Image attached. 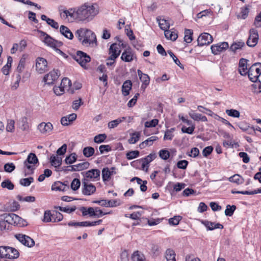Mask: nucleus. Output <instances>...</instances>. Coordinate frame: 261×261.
Instances as JSON below:
<instances>
[{"instance_id": "nucleus-11", "label": "nucleus", "mask_w": 261, "mask_h": 261, "mask_svg": "<svg viewBox=\"0 0 261 261\" xmlns=\"http://www.w3.org/2000/svg\"><path fill=\"white\" fill-rule=\"evenodd\" d=\"M197 42L200 46L208 45L213 42V37L207 33H203L198 37Z\"/></svg>"}, {"instance_id": "nucleus-62", "label": "nucleus", "mask_w": 261, "mask_h": 261, "mask_svg": "<svg viewBox=\"0 0 261 261\" xmlns=\"http://www.w3.org/2000/svg\"><path fill=\"white\" fill-rule=\"evenodd\" d=\"M14 225L18 227H23L27 225V222L18 216V219H16V223H15Z\"/></svg>"}, {"instance_id": "nucleus-16", "label": "nucleus", "mask_w": 261, "mask_h": 261, "mask_svg": "<svg viewBox=\"0 0 261 261\" xmlns=\"http://www.w3.org/2000/svg\"><path fill=\"white\" fill-rule=\"evenodd\" d=\"M248 60L244 58H241L239 63V72L241 75H246L249 72V69L247 68Z\"/></svg>"}, {"instance_id": "nucleus-25", "label": "nucleus", "mask_w": 261, "mask_h": 261, "mask_svg": "<svg viewBox=\"0 0 261 261\" xmlns=\"http://www.w3.org/2000/svg\"><path fill=\"white\" fill-rule=\"evenodd\" d=\"M158 139V137L157 136H152L141 143L139 144V147L140 149H143L147 146H151L153 144V142L156 141Z\"/></svg>"}, {"instance_id": "nucleus-34", "label": "nucleus", "mask_w": 261, "mask_h": 261, "mask_svg": "<svg viewBox=\"0 0 261 261\" xmlns=\"http://www.w3.org/2000/svg\"><path fill=\"white\" fill-rule=\"evenodd\" d=\"M1 217L3 218V220H1V221L5 222L6 229L7 228V225L13 224V220L12 218V216H11V213L4 214L2 215Z\"/></svg>"}, {"instance_id": "nucleus-51", "label": "nucleus", "mask_w": 261, "mask_h": 261, "mask_svg": "<svg viewBox=\"0 0 261 261\" xmlns=\"http://www.w3.org/2000/svg\"><path fill=\"white\" fill-rule=\"evenodd\" d=\"M81 186V181L78 178H74L71 183V188L73 191L77 190Z\"/></svg>"}, {"instance_id": "nucleus-59", "label": "nucleus", "mask_w": 261, "mask_h": 261, "mask_svg": "<svg viewBox=\"0 0 261 261\" xmlns=\"http://www.w3.org/2000/svg\"><path fill=\"white\" fill-rule=\"evenodd\" d=\"M15 121L13 120H8L6 126V130L9 132H13L14 130Z\"/></svg>"}, {"instance_id": "nucleus-60", "label": "nucleus", "mask_w": 261, "mask_h": 261, "mask_svg": "<svg viewBox=\"0 0 261 261\" xmlns=\"http://www.w3.org/2000/svg\"><path fill=\"white\" fill-rule=\"evenodd\" d=\"M57 208L61 212H65L67 213H70L75 211L76 210V207L75 206L72 207L58 206L57 207Z\"/></svg>"}, {"instance_id": "nucleus-5", "label": "nucleus", "mask_w": 261, "mask_h": 261, "mask_svg": "<svg viewBox=\"0 0 261 261\" xmlns=\"http://www.w3.org/2000/svg\"><path fill=\"white\" fill-rule=\"evenodd\" d=\"M82 193L85 195H91L96 191V187L92 184L90 183L88 179L84 178L82 179Z\"/></svg>"}, {"instance_id": "nucleus-43", "label": "nucleus", "mask_w": 261, "mask_h": 261, "mask_svg": "<svg viewBox=\"0 0 261 261\" xmlns=\"http://www.w3.org/2000/svg\"><path fill=\"white\" fill-rule=\"evenodd\" d=\"M175 253L174 251L172 249H168L166 251V258L167 261L176 260H175Z\"/></svg>"}, {"instance_id": "nucleus-29", "label": "nucleus", "mask_w": 261, "mask_h": 261, "mask_svg": "<svg viewBox=\"0 0 261 261\" xmlns=\"http://www.w3.org/2000/svg\"><path fill=\"white\" fill-rule=\"evenodd\" d=\"M64 15L63 17L64 18H67L68 17H70L71 18H73L74 19H76L77 20V15L76 14V9H71L68 10H65L63 11Z\"/></svg>"}, {"instance_id": "nucleus-30", "label": "nucleus", "mask_w": 261, "mask_h": 261, "mask_svg": "<svg viewBox=\"0 0 261 261\" xmlns=\"http://www.w3.org/2000/svg\"><path fill=\"white\" fill-rule=\"evenodd\" d=\"M44 42L48 46L56 49L57 45L56 44V40L51 37L49 35H46L43 40Z\"/></svg>"}, {"instance_id": "nucleus-18", "label": "nucleus", "mask_w": 261, "mask_h": 261, "mask_svg": "<svg viewBox=\"0 0 261 261\" xmlns=\"http://www.w3.org/2000/svg\"><path fill=\"white\" fill-rule=\"evenodd\" d=\"M134 53L130 47H128L122 53L121 59L125 62H130L133 60Z\"/></svg>"}, {"instance_id": "nucleus-4", "label": "nucleus", "mask_w": 261, "mask_h": 261, "mask_svg": "<svg viewBox=\"0 0 261 261\" xmlns=\"http://www.w3.org/2000/svg\"><path fill=\"white\" fill-rule=\"evenodd\" d=\"M73 58L83 68L86 69L88 68L87 64L90 62L91 58L86 53L79 50Z\"/></svg>"}, {"instance_id": "nucleus-46", "label": "nucleus", "mask_w": 261, "mask_h": 261, "mask_svg": "<svg viewBox=\"0 0 261 261\" xmlns=\"http://www.w3.org/2000/svg\"><path fill=\"white\" fill-rule=\"evenodd\" d=\"M140 133L139 132H135L131 135L130 138L128 139V142L129 144H135L140 138Z\"/></svg>"}, {"instance_id": "nucleus-39", "label": "nucleus", "mask_w": 261, "mask_h": 261, "mask_svg": "<svg viewBox=\"0 0 261 261\" xmlns=\"http://www.w3.org/2000/svg\"><path fill=\"white\" fill-rule=\"evenodd\" d=\"M25 162L30 164H35L38 163V159L35 153H30Z\"/></svg>"}, {"instance_id": "nucleus-55", "label": "nucleus", "mask_w": 261, "mask_h": 261, "mask_svg": "<svg viewBox=\"0 0 261 261\" xmlns=\"http://www.w3.org/2000/svg\"><path fill=\"white\" fill-rule=\"evenodd\" d=\"M29 163H27L26 162H24V167L29 170V171H27L25 170V175L27 176L28 175L32 174L34 173V170L35 168L33 165H30Z\"/></svg>"}, {"instance_id": "nucleus-61", "label": "nucleus", "mask_w": 261, "mask_h": 261, "mask_svg": "<svg viewBox=\"0 0 261 261\" xmlns=\"http://www.w3.org/2000/svg\"><path fill=\"white\" fill-rule=\"evenodd\" d=\"M181 217L179 216H174L169 219V223L172 225H177L179 224Z\"/></svg>"}, {"instance_id": "nucleus-35", "label": "nucleus", "mask_w": 261, "mask_h": 261, "mask_svg": "<svg viewBox=\"0 0 261 261\" xmlns=\"http://www.w3.org/2000/svg\"><path fill=\"white\" fill-rule=\"evenodd\" d=\"M156 19L157 21L159 23L160 28H161V29L164 31V32L165 31V30H167L169 28L170 25L167 20L164 19H159V18L158 17L156 18Z\"/></svg>"}, {"instance_id": "nucleus-56", "label": "nucleus", "mask_w": 261, "mask_h": 261, "mask_svg": "<svg viewBox=\"0 0 261 261\" xmlns=\"http://www.w3.org/2000/svg\"><path fill=\"white\" fill-rule=\"evenodd\" d=\"M43 220L45 222H53V214L51 213L50 211H45Z\"/></svg>"}, {"instance_id": "nucleus-38", "label": "nucleus", "mask_w": 261, "mask_h": 261, "mask_svg": "<svg viewBox=\"0 0 261 261\" xmlns=\"http://www.w3.org/2000/svg\"><path fill=\"white\" fill-rule=\"evenodd\" d=\"M229 181L231 182L236 183L238 185H241L243 183L244 179L239 174H234L229 178Z\"/></svg>"}, {"instance_id": "nucleus-8", "label": "nucleus", "mask_w": 261, "mask_h": 261, "mask_svg": "<svg viewBox=\"0 0 261 261\" xmlns=\"http://www.w3.org/2000/svg\"><path fill=\"white\" fill-rule=\"evenodd\" d=\"M121 51L120 44L113 43L109 49V54L111 56L108 60L115 61L119 56Z\"/></svg>"}, {"instance_id": "nucleus-15", "label": "nucleus", "mask_w": 261, "mask_h": 261, "mask_svg": "<svg viewBox=\"0 0 261 261\" xmlns=\"http://www.w3.org/2000/svg\"><path fill=\"white\" fill-rule=\"evenodd\" d=\"M20 208V205L16 201H13L12 203H8L4 206L0 204V210L3 211L15 212Z\"/></svg>"}, {"instance_id": "nucleus-21", "label": "nucleus", "mask_w": 261, "mask_h": 261, "mask_svg": "<svg viewBox=\"0 0 261 261\" xmlns=\"http://www.w3.org/2000/svg\"><path fill=\"white\" fill-rule=\"evenodd\" d=\"M79 210L82 213V216L85 217L89 215L90 217H94L95 210L94 207H87L85 206H81L80 207Z\"/></svg>"}, {"instance_id": "nucleus-31", "label": "nucleus", "mask_w": 261, "mask_h": 261, "mask_svg": "<svg viewBox=\"0 0 261 261\" xmlns=\"http://www.w3.org/2000/svg\"><path fill=\"white\" fill-rule=\"evenodd\" d=\"M256 72L255 74H258V76L261 74V63L257 62L253 64L249 68V72L254 73Z\"/></svg>"}, {"instance_id": "nucleus-10", "label": "nucleus", "mask_w": 261, "mask_h": 261, "mask_svg": "<svg viewBox=\"0 0 261 261\" xmlns=\"http://www.w3.org/2000/svg\"><path fill=\"white\" fill-rule=\"evenodd\" d=\"M229 48V45L227 42H223L211 46L212 52L215 55H219L221 53Z\"/></svg>"}, {"instance_id": "nucleus-2", "label": "nucleus", "mask_w": 261, "mask_h": 261, "mask_svg": "<svg viewBox=\"0 0 261 261\" xmlns=\"http://www.w3.org/2000/svg\"><path fill=\"white\" fill-rule=\"evenodd\" d=\"M75 37L84 46H93L97 45L96 36L91 30L86 28H80L75 33Z\"/></svg>"}, {"instance_id": "nucleus-1", "label": "nucleus", "mask_w": 261, "mask_h": 261, "mask_svg": "<svg viewBox=\"0 0 261 261\" xmlns=\"http://www.w3.org/2000/svg\"><path fill=\"white\" fill-rule=\"evenodd\" d=\"M98 13V6L96 4H84L76 9L77 20L90 21Z\"/></svg>"}, {"instance_id": "nucleus-45", "label": "nucleus", "mask_w": 261, "mask_h": 261, "mask_svg": "<svg viewBox=\"0 0 261 261\" xmlns=\"http://www.w3.org/2000/svg\"><path fill=\"white\" fill-rule=\"evenodd\" d=\"M1 186L3 188H7L9 190L14 189V186L13 184L9 179H6L1 183Z\"/></svg>"}, {"instance_id": "nucleus-40", "label": "nucleus", "mask_w": 261, "mask_h": 261, "mask_svg": "<svg viewBox=\"0 0 261 261\" xmlns=\"http://www.w3.org/2000/svg\"><path fill=\"white\" fill-rule=\"evenodd\" d=\"M193 31L190 29H185L184 40L188 43H191L192 40Z\"/></svg>"}, {"instance_id": "nucleus-53", "label": "nucleus", "mask_w": 261, "mask_h": 261, "mask_svg": "<svg viewBox=\"0 0 261 261\" xmlns=\"http://www.w3.org/2000/svg\"><path fill=\"white\" fill-rule=\"evenodd\" d=\"M25 63V60L24 59H21L16 69V71L18 73V74H20L21 75V73L24 71Z\"/></svg>"}, {"instance_id": "nucleus-33", "label": "nucleus", "mask_w": 261, "mask_h": 261, "mask_svg": "<svg viewBox=\"0 0 261 261\" xmlns=\"http://www.w3.org/2000/svg\"><path fill=\"white\" fill-rule=\"evenodd\" d=\"M50 162L55 167H59L62 164V158L53 154L50 156Z\"/></svg>"}, {"instance_id": "nucleus-64", "label": "nucleus", "mask_w": 261, "mask_h": 261, "mask_svg": "<svg viewBox=\"0 0 261 261\" xmlns=\"http://www.w3.org/2000/svg\"><path fill=\"white\" fill-rule=\"evenodd\" d=\"M254 24L256 28H261V11L255 17Z\"/></svg>"}, {"instance_id": "nucleus-14", "label": "nucleus", "mask_w": 261, "mask_h": 261, "mask_svg": "<svg viewBox=\"0 0 261 261\" xmlns=\"http://www.w3.org/2000/svg\"><path fill=\"white\" fill-rule=\"evenodd\" d=\"M38 129L42 134H50L53 129V125L50 122H41L38 125Z\"/></svg>"}, {"instance_id": "nucleus-22", "label": "nucleus", "mask_w": 261, "mask_h": 261, "mask_svg": "<svg viewBox=\"0 0 261 261\" xmlns=\"http://www.w3.org/2000/svg\"><path fill=\"white\" fill-rule=\"evenodd\" d=\"M89 166L88 162H82L76 165H72L70 169L71 171H80L87 169Z\"/></svg>"}, {"instance_id": "nucleus-13", "label": "nucleus", "mask_w": 261, "mask_h": 261, "mask_svg": "<svg viewBox=\"0 0 261 261\" xmlns=\"http://www.w3.org/2000/svg\"><path fill=\"white\" fill-rule=\"evenodd\" d=\"M36 67L37 71L40 73L44 72L47 68L46 60L43 58H37L36 59Z\"/></svg>"}, {"instance_id": "nucleus-27", "label": "nucleus", "mask_w": 261, "mask_h": 261, "mask_svg": "<svg viewBox=\"0 0 261 261\" xmlns=\"http://www.w3.org/2000/svg\"><path fill=\"white\" fill-rule=\"evenodd\" d=\"M137 73L140 81L145 86H148L150 83V77L148 74L143 73L140 69L137 70Z\"/></svg>"}, {"instance_id": "nucleus-47", "label": "nucleus", "mask_w": 261, "mask_h": 261, "mask_svg": "<svg viewBox=\"0 0 261 261\" xmlns=\"http://www.w3.org/2000/svg\"><path fill=\"white\" fill-rule=\"evenodd\" d=\"M107 136L105 134H100L96 135L94 138V141L96 143H101L104 142Z\"/></svg>"}, {"instance_id": "nucleus-12", "label": "nucleus", "mask_w": 261, "mask_h": 261, "mask_svg": "<svg viewBox=\"0 0 261 261\" xmlns=\"http://www.w3.org/2000/svg\"><path fill=\"white\" fill-rule=\"evenodd\" d=\"M101 172L103 181H108L110 180L111 176L117 173L116 168L114 167H112L111 168L105 167L102 169Z\"/></svg>"}, {"instance_id": "nucleus-9", "label": "nucleus", "mask_w": 261, "mask_h": 261, "mask_svg": "<svg viewBox=\"0 0 261 261\" xmlns=\"http://www.w3.org/2000/svg\"><path fill=\"white\" fill-rule=\"evenodd\" d=\"M249 34V36L247 41V44L250 47H254L258 42V32L256 29L252 28L250 30Z\"/></svg>"}, {"instance_id": "nucleus-50", "label": "nucleus", "mask_w": 261, "mask_h": 261, "mask_svg": "<svg viewBox=\"0 0 261 261\" xmlns=\"http://www.w3.org/2000/svg\"><path fill=\"white\" fill-rule=\"evenodd\" d=\"M159 156L164 160H167L170 157V152L166 149H161L159 152Z\"/></svg>"}, {"instance_id": "nucleus-44", "label": "nucleus", "mask_w": 261, "mask_h": 261, "mask_svg": "<svg viewBox=\"0 0 261 261\" xmlns=\"http://www.w3.org/2000/svg\"><path fill=\"white\" fill-rule=\"evenodd\" d=\"M77 155L75 153H71L69 155L66 156L65 162L66 164L71 165L76 162Z\"/></svg>"}, {"instance_id": "nucleus-3", "label": "nucleus", "mask_w": 261, "mask_h": 261, "mask_svg": "<svg viewBox=\"0 0 261 261\" xmlns=\"http://www.w3.org/2000/svg\"><path fill=\"white\" fill-rule=\"evenodd\" d=\"M19 256L18 251L9 246H0V261H14Z\"/></svg>"}, {"instance_id": "nucleus-52", "label": "nucleus", "mask_w": 261, "mask_h": 261, "mask_svg": "<svg viewBox=\"0 0 261 261\" xmlns=\"http://www.w3.org/2000/svg\"><path fill=\"white\" fill-rule=\"evenodd\" d=\"M63 219V215L57 211H55L53 213V222H59Z\"/></svg>"}, {"instance_id": "nucleus-42", "label": "nucleus", "mask_w": 261, "mask_h": 261, "mask_svg": "<svg viewBox=\"0 0 261 261\" xmlns=\"http://www.w3.org/2000/svg\"><path fill=\"white\" fill-rule=\"evenodd\" d=\"M237 207L234 205H230L228 204L226 205V207L225 211V215L226 216L231 217L233 215Z\"/></svg>"}, {"instance_id": "nucleus-63", "label": "nucleus", "mask_w": 261, "mask_h": 261, "mask_svg": "<svg viewBox=\"0 0 261 261\" xmlns=\"http://www.w3.org/2000/svg\"><path fill=\"white\" fill-rule=\"evenodd\" d=\"M159 123V120L156 119H154L149 121H146L145 123V127H152L156 126Z\"/></svg>"}, {"instance_id": "nucleus-57", "label": "nucleus", "mask_w": 261, "mask_h": 261, "mask_svg": "<svg viewBox=\"0 0 261 261\" xmlns=\"http://www.w3.org/2000/svg\"><path fill=\"white\" fill-rule=\"evenodd\" d=\"M226 113L228 116L234 118H239L240 115L239 111L234 109L227 110L226 111Z\"/></svg>"}, {"instance_id": "nucleus-7", "label": "nucleus", "mask_w": 261, "mask_h": 261, "mask_svg": "<svg viewBox=\"0 0 261 261\" xmlns=\"http://www.w3.org/2000/svg\"><path fill=\"white\" fill-rule=\"evenodd\" d=\"M60 75V71L58 69H54L43 77V81L47 85H52Z\"/></svg>"}, {"instance_id": "nucleus-36", "label": "nucleus", "mask_w": 261, "mask_h": 261, "mask_svg": "<svg viewBox=\"0 0 261 261\" xmlns=\"http://www.w3.org/2000/svg\"><path fill=\"white\" fill-rule=\"evenodd\" d=\"M245 46V43L242 41L233 42L230 46L229 49L233 52H236L238 49H241Z\"/></svg>"}, {"instance_id": "nucleus-49", "label": "nucleus", "mask_w": 261, "mask_h": 261, "mask_svg": "<svg viewBox=\"0 0 261 261\" xmlns=\"http://www.w3.org/2000/svg\"><path fill=\"white\" fill-rule=\"evenodd\" d=\"M139 151L138 150L130 151L126 153V156L127 160H130L137 158L139 155Z\"/></svg>"}, {"instance_id": "nucleus-54", "label": "nucleus", "mask_w": 261, "mask_h": 261, "mask_svg": "<svg viewBox=\"0 0 261 261\" xmlns=\"http://www.w3.org/2000/svg\"><path fill=\"white\" fill-rule=\"evenodd\" d=\"M168 53L170 55V56L172 58L174 63L178 66L180 68H184V66L180 63V61L178 59V58L176 57V56L174 54V53L170 50H168Z\"/></svg>"}, {"instance_id": "nucleus-37", "label": "nucleus", "mask_w": 261, "mask_h": 261, "mask_svg": "<svg viewBox=\"0 0 261 261\" xmlns=\"http://www.w3.org/2000/svg\"><path fill=\"white\" fill-rule=\"evenodd\" d=\"M164 34L165 37L167 39H170L173 41L176 40L178 37L177 34L176 32L171 31L170 30H168V29L167 30H165V31L164 32Z\"/></svg>"}, {"instance_id": "nucleus-28", "label": "nucleus", "mask_w": 261, "mask_h": 261, "mask_svg": "<svg viewBox=\"0 0 261 261\" xmlns=\"http://www.w3.org/2000/svg\"><path fill=\"white\" fill-rule=\"evenodd\" d=\"M67 187L68 188L67 184L58 181L55 182L52 185L51 190L54 191H64Z\"/></svg>"}, {"instance_id": "nucleus-23", "label": "nucleus", "mask_w": 261, "mask_h": 261, "mask_svg": "<svg viewBox=\"0 0 261 261\" xmlns=\"http://www.w3.org/2000/svg\"><path fill=\"white\" fill-rule=\"evenodd\" d=\"M132 87V83L130 80H126L124 82L122 86V93L124 96H127Z\"/></svg>"}, {"instance_id": "nucleus-20", "label": "nucleus", "mask_w": 261, "mask_h": 261, "mask_svg": "<svg viewBox=\"0 0 261 261\" xmlns=\"http://www.w3.org/2000/svg\"><path fill=\"white\" fill-rule=\"evenodd\" d=\"M156 155L155 153H150L147 156H145L144 158H142L140 159L141 162V166L143 170H144L146 166L148 167V165L150 162H151L155 158Z\"/></svg>"}, {"instance_id": "nucleus-26", "label": "nucleus", "mask_w": 261, "mask_h": 261, "mask_svg": "<svg viewBox=\"0 0 261 261\" xmlns=\"http://www.w3.org/2000/svg\"><path fill=\"white\" fill-rule=\"evenodd\" d=\"M18 124L19 128L23 131L28 130L30 126L28 122V118L27 117H22L18 121Z\"/></svg>"}, {"instance_id": "nucleus-17", "label": "nucleus", "mask_w": 261, "mask_h": 261, "mask_svg": "<svg viewBox=\"0 0 261 261\" xmlns=\"http://www.w3.org/2000/svg\"><path fill=\"white\" fill-rule=\"evenodd\" d=\"M201 222L206 227L207 230H213L215 229H222L223 228V225L219 223H215L206 220H201Z\"/></svg>"}, {"instance_id": "nucleus-24", "label": "nucleus", "mask_w": 261, "mask_h": 261, "mask_svg": "<svg viewBox=\"0 0 261 261\" xmlns=\"http://www.w3.org/2000/svg\"><path fill=\"white\" fill-rule=\"evenodd\" d=\"M60 32L66 38L72 40L73 38V35L70 30L65 25H61L60 28Z\"/></svg>"}, {"instance_id": "nucleus-48", "label": "nucleus", "mask_w": 261, "mask_h": 261, "mask_svg": "<svg viewBox=\"0 0 261 261\" xmlns=\"http://www.w3.org/2000/svg\"><path fill=\"white\" fill-rule=\"evenodd\" d=\"M34 181V178L32 177H30L29 178H22L20 180L19 183L21 185L24 187L29 186L31 183H32Z\"/></svg>"}, {"instance_id": "nucleus-19", "label": "nucleus", "mask_w": 261, "mask_h": 261, "mask_svg": "<svg viewBox=\"0 0 261 261\" xmlns=\"http://www.w3.org/2000/svg\"><path fill=\"white\" fill-rule=\"evenodd\" d=\"M100 173V170L97 169H93L82 173L85 176L84 178H86L87 179L99 178Z\"/></svg>"}, {"instance_id": "nucleus-58", "label": "nucleus", "mask_w": 261, "mask_h": 261, "mask_svg": "<svg viewBox=\"0 0 261 261\" xmlns=\"http://www.w3.org/2000/svg\"><path fill=\"white\" fill-rule=\"evenodd\" d=\"M15 169V166L13 163H8L4 165V170L7 172H12Z\"/></svg>"}, {"instance_id": "nucleus-6", "label": "nucleus", "mask_w": 261, "mask_h": 261, "mask_svg": "<svg viewBox=\"0 0 261 261\" xmlns=\"http://www.w3.org/2000/svg\"><path fill=\"white\" fill-rule=\"evenodd\" d=\"M14 237L19 242L27 247H32L35 245L34 240L28 236L22 233H16Z\"/></svg>"}, {"instance_id": "nucleus-32", "label": "nucleus", "mask_w": 261, "mask_h": 261, "mask_svg": "<svg viewBox=\"0 0 261 261\" xmlns=\"http://www.w3.org/2000/svg\"><path fill=\"white\" fill-rule=\"evenodd\" d=\"M133 261H146L145 256L139 251H135L132 255Z\"/></svg>"}, {"instance_id": "nucleus-41", "label": "nucleus", "mask_w": 261, "mask_h": 261, "mask_svg": "<svg viewBox=\"0 0 261 261\" xmlns=\"http://www.w3.org/2000/svg\"><path fill=\"white\" fill-rule=\"evenodd\" d=\"M94 152L95 150L94 148L91 146L86 147L83 150L84 155L87 158L92 156L94 154Z\"/></svg>"}]
</instances>
